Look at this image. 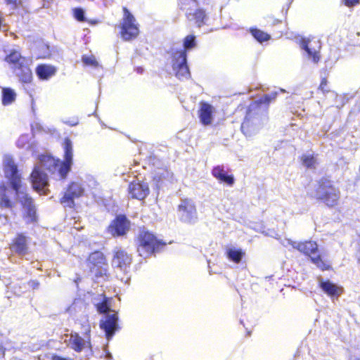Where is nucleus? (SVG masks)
<instances>
[{"label":"nucleus","instance_id":"1","mask_svg":"<svg viewBox=\"0 0 360 360\" xmlns=\"http://www.w3.org/2000/svg\"><path fill=\"white\" fill-rule=\"evenodd\" d=\"M63 146L64 150L63 161L51 155H43L40 159L44 168L51 175L58 174L60 180H64L67 178L73 162V147L70 138L66 137L64 139Z\"/></svg>","mask_w":360,"mask_h":360},{"label":"nucleus","instance_id":"2","mask_svg":"<svg viewBox=\"0 0 360 360\" xmlns=\"http://www.w3.org/2000/svg\"><path fill=\"white\" fill-rule=\"evenodd\" d=\"M276 96L277 93L276 92L271 94H265L250 104L240 126L241 131L245 135H250L255 127L259 123L261 106L263 105L267 109L270 103L274 101Z\"/></svg>","mask_w":360,"mask_h":360},{"label":"nucleus","instance_id":"3","mask_svg":"<svg viewBox=\"0 0 360 360\" xmlns=\"http://www.w3.org/2000/svg\"><path fill=\"white\" fill-rule=\"evenodd\" d=\"M136 250L139 255L147 258L161 252L167 243L159 239L153 232L142 229L136 237Z\"/></svg>","mask_w":360,"mask_h":360},{"label":"nucleus","instance_id":"4","mask_svg":"<svg viewBox=\"0 0 360 360\" xmlns=\"http://www.w3.org/2000/svg\"><path fill=\"white\" fill-rule=\"evenodd\" d=\"M316 199L328 207L338 205L340 199V191L336 187L329 176H323L318 181L316 190Z\"/></svg>","mask_w":360,"mask_h":360},{"label":"nucleus","instance_id":"5","mask_svg":"<svg viewBox=\"0 0 360 360\" xmlns=\"http://www.w3.org/2000/svg\"><path fill=\"white\" fill-rule=\"evenodd\" d=\"M123 18L120 25V34L124 41L135 39L139 34V25L127 7L122 8Z\"/></svg>","mask_w":360,"mask_h":360},{"label":"nucleus","instance_id":"6","mask_svg":"<svg viewBox=\"0 0 360 360\" xmlns=\"http://www.w3.org/2000/svg\"><path fill=\"white\" fill-rule=\"evenodd\" d=\"M86 263L89 271L95 278H99L108 275V260L101 250L91 252L86 258Z\"/></svg>","mask_w":360,"mask_h":360},{"label":"nucleus","instance_id":"7","mask_svg":"<svg viewBox=\"0 0 360 360\" xmlns=\"http://www.w3.org/2000/svg\"><path fill=\"white\" fill-rule=\"evenodd\" d=\"M3 172L12 189L18 193L22 188V176L18 166L11 157H6L3 162Z\"/></svg>","mask_w":360,"mask_h":360},{"label":"nucleus","instance_id":"8","mask_svg":"<svg viewBox=\"0 0 360 360\" xmlns=\"http://www.w3.org/2000/svg\"><path fill=\"white\" fill-rule=\"evenodd\" d=\"M131 229V221L125 214H120L110 221L106 231L112 238L126 237Z\"/></svg>","mask_w":360,"mask_h":360},{"label":"nucleus","instance_id":"9","mask_svg":"<svg viewBox=\"0 0 360 360\" xmlns=\"http://www.w3.org/2000/svg\"><path fill=\"white\" fill-rule=\"evenodd\" d=\"M172 67L176 77L179 79L191 77V72L187 65L186 51L185 50H176L172 53Z\"/></svg>","mask_w":360,"mask_h":360},{"label":"nucleus","instance_id":"10","mask_svg":"<svg viewBox=\"0 0 360 360\" xmlns=\"http://www.w3.org/2000/svg\"><path fill=\"white\" fill-rule=\"evenodd\" d=\"M84 188L78 181H71L67 186L63 195L60 198V202L70 208L75 206V200L84 195Z\"/></svg>","mask_w":360,"mask_h":360},{"label":"nucleus","instance_id":"11","mask_svg":"<svg viewBox=\"0 0 360 360\" xmlns=\"http://www.w3.org/2000/svg\"><path fill=\"white\" fill-rule=\"evenodd\" d=\"M179 219L184 223H192L197 217V210L194 202L188 198L181 200L177 207Z\"/></svg>","mask_w":360,"mask_h":360},{"label":"nucleus","instance_id":"12","mask_svg":"<svg viewBox=\"0 0 360 360\" xmlns=\"http://www.w3.org/2000/svg\"><path fill=\"white\" fill-rule=\"evenodd\" d=\"M133 260L132 255L122 248H115L112 251L111 264L113 268L126 271L130 267Z\"/></svg>","mask_w":360,"mask_h":360},{"label":"nucleus","instance_id":"13","mask_svg":"<svg viewBox=\"0 0 360 360\" xmlns=\"http://www.w3.org/2000/svg\"><path fill=\"white\" fill-rule=\"evenodd\" d=\"M68 345L77 353H80L85 349H91V338L86 335L82 337L77 332H71Z\"/></svg>","mask_w":360,"mask_h":360},{"label":"nucleus","instance_id":"14","mask_svg":"<svg viewBox=\"0 0 360 360\" xmlns=\"http://www.w3.org/2000/svg\"><path fill=\"white\" fill-rule=\"evenodd\" d=\"M22 209V217L27 224L37 221V209L33 198L25 193L19 200Z\"/></svg>","mask_w":360,"mask_h":360},{"label":"nucleus","instance_id":"15","mask_svg":"<svg viewBox=\"0 0 360 360\" xmlns=\"http://www.w3.org/2000/svg\"><path fill=\"white\" fill-rule=\"evenodd\" d=\"M302 49L304 50L307 56L311 59L314 63H318L321 59L320 50L321 44L319 40H314L309 38H302L300 42Z\"/></svg>","mask_w":360,"mask_h":360},{"label":"nucleus","instance_id":"16","mask_svg":"<svg viewBox=\"0 0 360 360\" xmlns=\"http://www.w3.org/2000/svg\"><path fill=\"white\" fill-rule=\"evenodd\" d=\"M128 193L131 198L143 200L149 195L150 188L146 182L133 181L129 184Z\"/></svg>","mask_w":360,"mask_h":360},{"label":"nucleus","instance_id":"17","mask_svg":"<svg viewBox=\"0 0 360 360\" xmlns=\"http://www.w3.org/2000/svg\"><path fill=\"white\" fill-rule=\"evenodd\" d=\"M117 322L118 316L117 314H108L104 319L101 320L99 326L105 332L108 340H110L115 332L120 329Z\"/></svg>","mask_w":360,"mask_h":360},{"label":"nucleus","instance_id":"18","mask_svg":"<svg viewBox=\"0 0 360 360\" xmlns=\"http://www.w3.org/2000/svg\"><path fill=\"white\" fill-rule=\"evenodd\" d=\"M32 188L37 192L42 191L49 186L48 176L39 167H34L30 174Z\"/></svg>","mask_w":360,"mask_h":360},{"label":"nucleus","instance_id":"19","mask_svg":"<svg viewBox=\"0 0 360 360\" xmlns=\"http://www.w3.org/2000/svg\"><path fill=\"white\" fill-rule=\"evenodd\" d=\"M319 285L322 291L333 300H338L344 292L342 286L338 285L329 280L320 279Z\"/></svg>","mask_w":360,"mask_h":360},{"label":"nucleus","instance_id":"20","mask_svg":"<svg viewBox=\"0 0 360 360\" xmlns=\"http://www.w3.org/2000/svg\"><path fill=\"white\" fill-rule=\"evenodd\" d=\"M214 108L205 101L200 102V108L198 112V117L202 124L207 126L213 121Z\"/></svg>","mask_w":360,"mask_h":360},{"label":"nucleus","instance_id":"21","mask_svg":"<svg viewBox=\"0 0 360 360\" xmlns=\"http://www.w3.org/2000/svg\"><path fill=\"white\" fill-rule=\"evenodd\" d=\"M10 248L15 253L25 255L28 252L27 237L22 233H18L11 240Z\"/></svg>","mask_w":360,"mask_h":360},{"label":"nucleus","instance_id":"22","mask_svg":"<svg viewBox=\"0 0 360 360\" xmlns=\"http://www.w3.org/2000/svg\"><path fill=\"white\" fill-rule=\"evenodd\" d=\"M212 175L219 182L232 186L235 183V178L233 174H229L224 169L223 165H217L212 169Z\"/></svg>","mask_w":360,"mask_h":360},{"label":"nucleus","instance_id":"23","mask_svg":"<svg viewBox=\"0 0 360 360\" xmlns=\"http://www.w3.org/2000/svg\"><path fill=\"white\" fill-rule=\"evenodd\" d=\"M13 71L19 81L23 84H30L32 81V72L26 61L16 66Z\"/></svg>","mask_w":360,"mask_h":360},{"label":"nucleus","instance_id":"24","mask_svg":"<svg viewBox=\"0 0 360 360\" xmlns=\"http://www.w3.org/2000/svg\"><path fill=\"white\" fill-rule=\"evenodd\" d=\"M12 192L4 182L0 183V207L12 209L15 202L11 197Z\"/></svg>","mask_w":360,"mask_h":360},{"label":"nucleus","instance_id":"25","mask_svg":"<svg viewBox=\"0 0 360 360\" xmlns=\"http://www.w3.org/2000/svg\"><path fill=\"white\" fill-rule=\"evenodd\" d=\"M299 252L311 258L319 252V246L316 242L313 240H305L300 242L294 246Z\"/></svg>","mask_w":360,"mask_h":360},{"label":"nucleus","instance_id":"26","mask_svg":"<svg viewBox=\"0 0 360 360\" xmlns=\"http://www.w3.org/2000/svg\"><path fill=\"white\" fill-rule=\"evenodd\" d=\"M35 70L38 77L43 80L49 79L56 72V69L54 66L47 64L38 65Z\"/></svg>","mask_w":360,"mask_h":360},{"label":"nucleus","instance_id":"27","mask_svg":"<svg viewBox=\"0 0 360 360\" xmlns=\"http://www.w3.org/2000/svg\"><path fill=\"white\" fill-rule=\"evenodd\" d=\"M4 60L12 66L13 70L26 61V58L22 56L21 53L17 50H11L5 56Z\"/></svg>","mask_w":360,"mask_h":360},{"label":"nucleus","instance_id":"28","mask_svg":"<svg viewBox=\"0 0 360 360\" xmlns=\"http://www.w3.org/2000/svg\"><path fill=\"white\" fill-rule=\"evenodd\" d=\"M310 261L322 271L332 269L330 262L325 259L319 252L311 257Z\"/></svg>","mask_w":360,"mask_h":360},{"label":"nucleus","instance_id":"29","mask_svg":"<svg viewBox=\"0 0 360 360\" xmlns=\"http://www.w3.org/2000/svg\"><path fill=\"white\" fill-rule=\"evenodd\" d=\"M193 20L198 27H201L206 24L207 16L203 8H198L192 13Z\"/></svg>","mask_w":360,"mask_h":360},{"label":"nucleus","instance_id":"30","mask_svg":"<svg viewBox=\"0 0 360 360\" xmlns=\"http://www.w3.org/2000/svg\"><path fill=\"white\" fill-rule=\"evenodd\" d=\"M16 98V94L11 88H3L1 102L4 105L11 104Z\"/></svg>","mask_w":360,"mask_h":360},{"label":"nucleus","instance_id":"31","mask_svg":"<svg viewBox=\"0 0 360 360\" xmlns=\"http://www.w3.org/2000/svg\"><path fill=\"white\" fill-rule=\"evenodd\" d=\"M245 252L241 249H229L226 252L228 259L236 264L241 262Z\"/></svg>","mask_w":360,"mask_h":360},{"label":"nucleus","instance_id":"32","mask_svg":"<svg viewBox=\"0 0 360 360\" xmlns=\"http://www.w3.org/2000/svg\"><path fill=\"white\" fill-rule=\"evenodd\" d=\"M250 32L260 43L267 41L271 39L270 34L256 27H251Z\"/></svg>","mask_w":360,"mask_h":360},{"label":"nucleus","instance_id":"33","mask_svg":"<svg viewBox=\"0 0 360 360\" xmlns=\"http://www.w3.org/2000/svg\"><path fill=\"white\" fill-rule=\"evenodd\" d=\"M302 164L307 168H314L316 163V160L314 155H304L301 157Z\"/></svg>","mask_w":360,"mask_h":360},{"label":"nucleus","instance_id":"34","mask_svg":"<svg viewBox=\"0 0 360 360\" xmlns=\"http://www.w3.org/2000/svg\"><path fill=\"white\" fill-rule=\"evenodd\" d=\"M184 48L186 51L196 46L195 37L193 34L187 35L184 39Z\"/></svg>","mask_w":360,"mask_h":360},{"label":"nucleus","instance_id":"35","mask_svg":"<svg viewBox=\"0 0 360 360\" xmlns=\"http://www.w3.org/2000/svg\"><path fill=\"white\" fill-rule=\"evenodd\" d=\"M82 61L86 66H91L93 68L98 67V62L94 55L86 56L83 55L82 56Z\"/></svg>","mask_w":360,"mask_h":360},{"label":"nucleus","instance_id":"36","mask_svg":"<svg viewBox=\"0 0 360 360\" xmlns=\"http://www.w3.org/2000/svg\"><path fill=\"white\" fill-rule=\"evenodd\" d=\"M96 309L99 314H105L110 310L108 300L105 297L101 302L96 305Z\"/></svg>","mask_w":360,"mask_h":360},{"label":"nucleus","instance_id":"37","mask_svg":"<svg viewBox=\"0 0 360 360\" xmlns=\"http://www.w3.org/2000/svg\"><path fill=\"white\" fill-rule=\"evenodd\" d=\"M73 16L79 22L86 21L84 11L81 8H75L73 9Z\"/></svg>","mask_w":360,"mask_h":360},{"label":"nucleus","instance_id":"38","mask_svg":"<svg viewBox=\"0 0 360 360\" xmlns=\"http://www.w3.org/2000/svg\"><path fill=\"white\" fill-rule=\"evenodd\" d=\"M328 79L326 77L321 78L318 89L321 91L323 94L330 92V89L328 86Z\"/></svg>","mask_w":360,"mask_h":360},{"label":"nucleus","instance_id":"39","mask_svg":"<svg viewBox=\"0 0 360 360\" xmlns=\"http://www.w3.org/2000/svg\"><path fill=\"white\" fill-rule=\"evenodd\" d=\"M81 328L84 330L83 335L91 336V327L88 319L84 320L81 323Z\"/></svg>","mask_w":360,"mask_h":360},{"label":"nucleus","instance_id":"40","mask_svg":"<svg viewBox=\"0 0 360 360\" xmlns=\"http://www.w3.org/2000/svg\"><path fill=\"white\" fill-rule=\"evenodd\" d=\"M4 1L7 5L11 6L13 9H16L22 6V0H4Z\"/></svg>","mask_w":360,"mask_h":360},{"label":"nucleus","instance_id":"41","mask_svg":"<svg viewBox=\"0 0 360 360\" xmlns=\"http://www.w3.org/2000/svg\"><path fill=\"white\" fill-rule=\"evenodd\" d=\"M343 4L347 7H353L360 3V0H342Z\"/></svg>","mask_w":360,"mask_h":360},{"label":"nucleus","instance_id":"42","mask_svg":"<svg viewBox=\"0 0 360 360\" xmlns=\"http://www.w3.org/2000/svg\"><path fill=\"white\" fill-rule=\"evenodd\" d=\"M268 19H269V22L272 25H276L281 23V20L276 19L271 15L268 16Z\"/></svg>","mask_w":360,"mask_h":360},{"label":"nucleus","instance_id":"43","mask_svg":"<svg viewBox=\"0 0 360 360\" xmlns=\"http://www.w3.org/2000/svg\"><path fill=\"white\" fill-rule=\"evenodd\" d=\"M51 360H75V359H73L72 358H69V357L60 356L59 355L54 354L51 355Z\"/></svg>","mask_w":360,"mask_h":360},{"label":"nucleus","instance_id":"44","mask_svg":"<svg viewBox=\"0 0 360 360\" xmlns=\"http://www.w3.org/2000/svg\"><path fill=\"white\" fill-rule=\"evenodd\" d=\"M336 99H340L342 103L340 105H337L336 107L338 108H341L346 103L347 101H345V97L342 95L336 94Z\"/></svg>","mask_w":360,"mask_h":360},{"label":"nucleus","instance_id":"45","mask_svg":"<svg viewBox=\"0 0 360 360\" xmlns=\"http://www.w3.org/2000/svg\"><path fill=\"white\" fill-rule=\"evenodd\" d=\"M356 259L357 263L360 265V241L358 243L356 252L355 254Z\"/></svg>","mask_w":360,"mask_h":360},{"label":"nucleus","instance_id":"46","mask_svg":"<svg viewBox=\"0 0 360 360\" xmlns=\"http://www.w3.org/2000/svg\"><path fill=\"white\" fill-rule=\"evenodd\" d=\"M29 285H31V287L33 288V289H37L38 288L39 285V283L38 281H29Z\"/></svg>","mask_w":360,"mask_h":360},{"label":"nucleus","instance_id":"47","mask_svg":"<svg viewBox=\"0 0 360 360\" xmlns=\"http://www.w3.org/2000/svg\"><path fill=\"white\" fill-rule=\"evenodd\" d=\"M355 360H360V359H359V358H357V359H356Z\"/></svg>","mask_w":360,"mask_h":360}]
</instances>
